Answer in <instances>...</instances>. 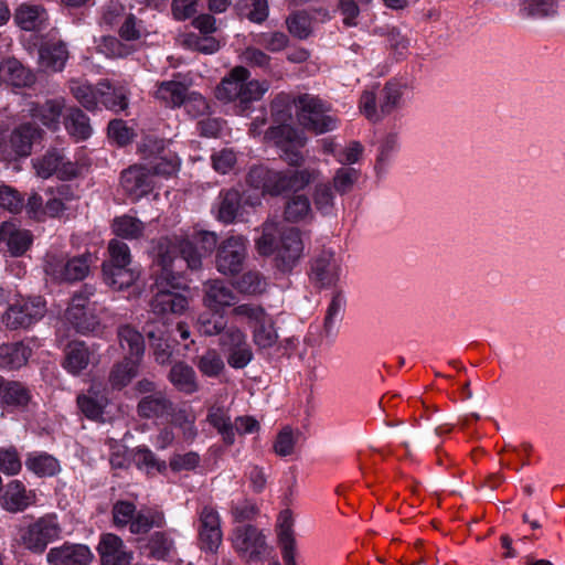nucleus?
<instances>
[{"instance_id":"16","label":"nucleus","mask_w":565,"mask_h":565,"mask_svg":"<svg viewBox=\"0 0 565 565\" xmlns=\"http://www.w3.org/2000/svg\"><path fill=\"white\" fill-rule=\"evenodd\" d=\"M303 244L300 232L297 228H288L280 234L277 248V267L282 271H289L301 257Z\"/></svg>"},{"instance_id":"1","label":"nucleus","mask_w":565,"mask_h":565,"mask_svg":"<svg viewBox=\"0 0 565 565\" xmlns=\"http://www.w3.org/2000/svg\"><path fill=\"white\" fill-rule=\"evenodd\" d=\"M152 258L156 270L157 292L150 307L157 316L168 313L182 315L189 307L188 298L174 290L183 285L180 275L183 265L190 269H199L202 254L189 239L179 236H164L153 242Z\"/></svg>"},{"instance_id":"20","label":"nucleus","mask_w":565,"mask_h":565,"mask_svg":"<svg viewBox=\"0 0 565 565\" xmlns=\"http://www.w3.org/2000/svg\"><path fill=\"white\" fill-rule=\"evenodd\" d=\"M36 494L26 490L20 480H11L4 488L1 497V507L11 513L22 512L35 503Z\"/></svg>"},{"instance_id":"29","label":"nucleus","mask_w":565,"mask_h":565,"mask_svg":"<svg viewBox=\"0 0 565 565\" xmlns=\"http://www.w3.org/2000/svg\"><path fill=\"white\" fill-rule=\"evenodd\" d=\"M0 79L14 87H28L34 83L35 75L17 58L11 57L0 64Z\"/></svg>"},{"instance_id":"38","label":"nucleus","mask_w":565,"mask_h":565,"mask_svg":"<svg viewBox=\"0 0 565 565\" xmlns=\"http://www.w3.org/2000/svg\"><path fill=\"white\" fill-rule=\"evenodd\" d=\"M166 524L164 514L154 509H143L136 511L129 525L132 534H146L153 527H162Z\"/></svg>"},{"instance_id":"15","label":"nucleus","mask_w":565,"mask_h":565,"mask_svg":"<svg viewBox=\"0 0 565 565\" xmlns=\"http://www.w3.org/2000/svg\"><path fill=\"white\" fill-rule=\"evenodd\" d=\"M36 173L43 179L56 174L61 180H71L77 175V166L67 159L61 150L53 149L47 151L34 163Z\"/></svg>"},{"instance_id":"61","label":"nucleus","mask_w":565,"mask_h":565,"mask_svg":"<svg viewBox=\"0 0 565 565\" xmlns=\"http://www.w3.org/2000/svg\"><path fill=\"white\" fill-rule=\"evenodd\" d=\"M147 335L149 340L152 342L151 344L154 348V359L159 364H166L171 356V348L168 341L164 339V332L158 330L154 331L151 329V324L147 326Z\"/></svg>"},{"instance_id":"4","label":"nucleus","mask_w":565,"mask_h":565,"mask_svg":"<svg viewBox=\"0 0 565 565\" xmlns=\"http://www.w3.org/2000/svg\"><path fill=\"white\" fill-rule=\"evenodd\" d=\"M404 89V84L391 79L377 94L364 90L360 97L359 108L369 120L380 121L384 116L402 107Z\"/></svg>"},{"instance_id":"13","label":"nucleus","mask_w":565,"mask_h":565,"mask_svg":"<svg viewBox=\"0 0 565 565\" xmlns=\"http://www.w3.org/2000/svg\"><path fill=\"white\" fill-rule=\"evenodd\" d=\"M198 546L204 553L216 554L222 541L223 532L221 516L212 505H204L198 511Z\"/></svg>"},{"instance_id":"17","label":"nucleus","mask_w":565,"mask_h":565,"mask_svg":"<svg viewBox=\"0 0 565 565\" xmlns=\"http://www.w3.org/2000/svg\"><path fill=\"white\" fill-rule=\"evenodd\" d=\"M94 558L85 544L65 542L51 548L46 554L49 565H89Z\"/></svg>"},{"instance_id":"18","label":"nucleus","mask_w":565,"mask_h":565,"mask_svg":"<svg viewBox=\"0 0 565 565\" xmlns=\"http://www.w3.org/2000/svg\"><path fill=\"white\" fill-rule=\"evenodd\" d=\"M102 565H130L132 553L127 550L124 541L116 534L105 533L98 546Z\"/></svg>"},{"instance_id":"11","label":"nucleus","mask_w":565,"mask_h":565,"mask_svg":"<svg viewBox=\"0 0 565 565\" xmlns=\"http://www.w3.org/2000/svg\"><path fill=\"white\" fill-rule=\"evenodd\" d=\"M45 312L46 303L41 296L20 297L9 306L3 322L11 330L29 328L42 319Z\"/></svg>"},{"instance_id":"44","label":"nucleus","mask_w":565,"mask_h":565,"mask_svg":"<svg viewBox=\"0 0 565 565\" xmlns=\"http://www.w3.org/2000/svg\"><path fill=\"white\" fill-rule=\"evenodd\" d=\"M111 230L117 237L132 241L143 235L145 224L139 218L125 214L114 218Z\"/></svg>"},{"instance_id":"42","label":"nucleus","mask_w":565,"mask_h":565,"mask_svg":"<svg viewBox=\"0 0 565 565\" xmlns=\"http://www.w3.org/2000/svg\"><path fill=\"white\" fill-rule=\"evenodd\" d=\"M149 557L157 561H167L174 552V540L168 532H153L146 544Z\"/></svg>"},{"instance_id":"27","label":"nucleus","mask_w":565,"mask_h":565,"mask_svg":"<svg viewBox=\"0 0 565 565\" xmlns=\"http://www.w3.org/2000/svg\"><path fill=\"white\" fill-rule=\"evenodd\" d=\"M0 242L4 243L12 256L24 254L32 243L30 231L17 228L14 224L4 222L0 226Z\"/></svg>"},{"instance_id":"60","label":"nucleus","mask_w":565,"mask_h":565,"mask_svg":"<svg viewBox=\"0 0 565 565\" xmlns=\"http://www.w3.org/2000/svg\"><path fill=\"white\" fill-rule=\"evenodd\" d=\"M360 178V171L352 167L339 168L333 175V188L343 195L350 192Z\"/></svg>"},{"instance_id":"32","label":"nucleus","mask_w":565,"mask_h":565,"mask_svg":"<svg viewBox=\"0 0 565 565\" xmlns=\"http://www.w3.org/2000/svg\"><path fill=\"white\" fill-rule=\"evenodd\" d=\"M206 422L217 430L226 445L235 443L234 426L227 408L213 404L207 409Z\"/></svg>"},{"instance_id":"9","label":"nucleus","mask_w":565,"mask_h":565,"mask_svg":"<svg viewBox=\"0 0 565 565\" xmlns=\"http://www.w3.org/2000/svg\"><path fill=\"white\" fill-rule=\"evenodd\" d=\"M248 241L242 235L225 238L217 247L215 267L224 276H236L247 258Z\"/></svg>"},{"instance_id":"35","label":"nucleus","mask_w":565,"mask_h":565,"mask_svg":"<svg viewBox=\"0 0 565 565\" xmlns=\"http://www.w3.org/2000/svg\"><path fill=\"white\" fill-rule=\"evenodd\" d=\"M63 108V99H49L42 105L34 106L31 114L33 118L40 120L49 129L57 130Z\"/></svg>"},{"instance_id":"55","label":"nucleus","mask_w":565,"mask_h":565,"mask_svg":"<svg viewBox=\"0 0 565 565\" xmlns=\"http://www.w3.org/2000/svg\"><path fill=\"white\" fill-rule=\"evenodd\" d=\"M399 139L396 132H388L384 135L379 141L376 168H385L393 156L398 151Z\"/></svg>"},{"instance_id":"8","label":"nucleus","mask_w":565,"mask_h":565,"mask_svg":"<svg viewBox=\"0 0 565 565\" xmlns=\"http://www.w3.org/2000/svg\"><path fill=\"white\" fill-rule=\"evenodd\" d=\"M309 281L318 289H337L342 276L340 258L331 249H323L312 257L309 268Z\"/></svg>"},{"instance_id":"34","label":"nucleus","mask_w":565,"mask_h":565,"mask_svg":"<svg viewBox=\"0 0 565 565\" xmlns=\"http://www.w3.org/2000/svg\"><path fill=\"white\" fill-rule=\"evenodd\" d=\"M188 87L178 81H163L157 84L154 97L167 106L181 107L185 102Z\"/></svg>"},{"instance_id":"33","label":"nucleus","mask_w":565,"mask_h":565,"mask_svg":"<svg viewBox=\"0 0 565 565\" xmlns=\"http://www.w3.org/2000/svg\"><path fill=\"white\" fill-rule=\"evenodd\" d=\"M30 356L31 349L23 342L0 344V369H20L28 362Z\"/></svg>"},{"instance_id":"57","label":"nucleus","mask_w":565,"mask_h":565,"mask_svg":"<svg viewBox=\"0 0 565 565\" xmlns=\"http://www.w3.org/2000/svg\"><path fill=\"white\" fill-rule=\"evenodd\" d=\"M172 424L182 430L185 440H193L198 435L195 427V415L192 411L180 408L177 412L172 411Z\"/></svg>"},{"instance_id":"47","label":"nucleus","mask_w":565,"mask_h":565,"mask_svg":"<svg viewBox=\"0 0 565 565\" xmlns=\"http://www.w3.org/2000/svg\"><path fill=\"white\" fill-rule=\"evenodd\" d=\"M31 401L30 390L17 381H8L6 380V385H3V393L1 405L14 406L24 408Z\"/></svg>"},{"instance_id":"26","label":"nucleus","mask_w":565,"mask_h":565,"mask_svg":"<svg viewBox=\"0 0 565 565\" xmlns=\"http://www.w3.org/2000/svg\"><path fill=\"white\" fill-rule=\"evenodd\" d=\"M173 403L162 392L142 397L137 405V413L145 419H157L170 416Z\"/></svg>"},{"instance_id":"56","label":"nucleus","mask_w":565,"mask_h":565,"mask_svg":"<svg viewBox=\"0 0 565 565\" xmlns=\"http://www.w3.org/2000/svg\"><path fill=\"white\" fill-rule=\"evenodd\" d=\"M253 42L271 53H277L288 46L289 38L286 33L280 31L260 32L253 36Z\"/></svg>"},{"instance_id":"21","label":"nucleus","mask_w":565,"mask_h":565,"mask_svg":"<svg viewBox=\"0 0 565 565\" xmlns=\"http://www.w3.org/2000/svg\"><path fill=\"white\" fill-rule=\"evenodd\" d=\"M277 537L285 565H296V539L290 510H284L278 515Z\"/></svg>"},{"instance_id":"12","label":"nucleus","mask_w":565,"mask_h":565,"mask_svg":"<svg viewBox=\"0 0 565 565\" xmlns=\"http://www.w3.org/2000/svg\"><path fill=\"white\" fill-rule=\"evenodd\" d=\"M268 140L279 147L285 153V160L295 167L303 163V157L300 149L306 145V137L289 124L269 127L265 134Z\"/></svg>"},{"instance_id":"36","label":"nucleus","mask_w":565,"mask_h":565,"mask_svg":"<svg viewBox=\"0 0 565 565\" xmlns=\"http://www.w3.org/2000/svg\"><path fill=\"white\" fill-rule=\"evenodd\" d=\"M64 126L76 140H85L92 135L89 118L77 107H71L66 110Z\"/></svg>"},{"instance_id":"5","label":"nucleus","mask_w":565,"mask_h":565,"mask_svg":"<svg viewBox=\"0 0 565 565\" xmlns=\"http://www.w3.org/2000/svg\"><path fill=\"white\" fill-rule=\"evenodd\" d=\"M61 532L57 515L49 513L28 525H20L14 540L25 550L34 554H42L51 542L60 537Z\"/></svg>"},{"instance_id":"28","label":"nucleus","mask_w":565,"mask_h":565,"mask_svg":"<svg viewBox=\"0 0 565 565\" xmlns=\"http://www.w3.org/2000/svg\"><path fill=\"white\" fill-rule=\"evenodd\" d=\"M68 58V51L63 42L49 41L39 49V64L42 68L60 72Z\"/></svg>"},{"instance_id":"45","label":"nucleus","mask_w":565,"mask_h":565,"mask_svg":"<svg viewBox=\"0 0 565 565\" xmlns=\"http://www.w3.org/2000/svg\"><path fill=\"white\" fill-rule=\"evenodd\" d=\"M139 362L131 358H125L121 362L115 364L109 374L111 386L117 390L127 386L137 375Z\"/></svg>"},{"instance_id":"10","label":"nucleus","mask_w":565,"mask_h":565,"mask_svg":"<svg viewBox=\"0 0 565 565\" xmlns=\"http://www.w3.org/2000/svg\"><path fill=\"white\" fill-rule=\"evenodd\" d=\"M230 541L235 553L248 562L262 559L267 552L266 536L258 527L250 524L235 526Z\"/></svg>"},{"instance_id":"46","label":"nucleus","mask_w":565,"mask_h":565,"mask_svg":"<svg viewBox=\"0 0 565 565\" xmlns=\"http://www.w3.org/2000/svg\"><path fill=\"white\" fill-rule=\"evenodd\" d=\"M179 157L170 150L162 149V151L153 158L147 169L150 171L151 177L160 175L168 178L174 175L179 171Z\"/></svg>"},{"instance_id":"41","label":"nucleus","mask_w":565,"mask_h":565,"mask_svg":"<svg viewBox=\"0 0 565 565\" xmlns=\"http://www.w3.org/2000/svg\"><path fill=\"white\" fill-rule=\"evenodd\" d=\"M313 216L310 200L305 194H295L285 205L284 217L287 222L298 223L310 221Z\"/></svg>"},{"instance_id":"52","label":"nucleus","mask_w":565,"mask_h":565,"mask_svg":"<svg viewBox=\"0 0 565 565\" xmlns=\"http://www.w3.org/2000/svg\"><path fill=\"white\" fill-rule=\"evenodd\" d=\"M226 324V318L220 311L204 312L198 318V330L206 337L221 334Z\"/></svg>"},{"instance_id":"50","label":"nucleus","mask_w":565,"mask_h":565,"mask_svg":"<svg viewBox=\"0 0 565 565\" xmlns=\"http://www.w3.org/2000/svg\"><path fill=\"white\" fill-rule=\"evenodd\" d=\"M278 334L275 323L268 315L264 321L253 327V341L259 350L271 348L276 344Z\"/></svg>"},{"instance_id":"39","label":"nucleus","mask_w":565,"mask_h":565,"mask_svg":"<svg viewBox=\"0 0 565 565\" xmlns=\"http://www.w3.org/2000/svg\"><path fill=\"white\" fill-rule=\"evenodd\" d=\"M70 89L76 100L88 111L99 108V82L94 86L87 82L72 81Z\"/></svg>"},{"instance_id":"7","label":"nucleus","mask_w":565,"mask_h":565,"mask_svg":"<svg viewBox=\"0 0 565 565\" xmlns=\"http://www.w3.org/2000/svg\"><path fill=\"white\" fill-rule=\"evenodd\" d=\"M41 129L34 124H22L6 135L0 128V159L11 161L31 153L32 145L41 138Z\"/></svg>"},{"instance_id":"53","label":"nucleus","mask_w":565,"mask_h":565,"mask_svg":"<svg viewBox=\"0 0 565 565\" xmlns=\"http://www.w3.org/2000/svg\"><path fill=\"white\" fill-rule=\"evenodd\" d=\"M234 287L242 294L257 295L265 290L266 279L259 271L248 270L235 281Z\"/></svg>"},{"instance_id":"64","label":"nucleus","mask_w":565,"mask_h":565,"mask_svg":"<svg viewBox=\"0 0 565 565\" xmlns=\"http://www.w3.org/2000/svg\"><path fill=\"white\" fill-rule=\"evenodd\" d=\"M89 270V256H78L67 259L63 275V281H75L84 279Z\"/></svg>"},{"instance_id":"37","label":"nucleus","mask_w":565,"mask_h":565,"mask_svg":"<svg viewBox=\"0 0 565 565\" xmlns=\"http://www.w3.org/2000/svg\"><path fill=\"white\" fill-rule=\"evenodd\" d=\"M14 20L21 29L33 31L40 29L46 20V12L41 6L22 3L15 10Z\"/></svg>"},{"instance_id":"51","label":"nucleus","mask_w":565,"mask_h":565,"mask_svg":"<svg viewBox=\"0 0 565 565\" xmlns=\"http://www.w3.org/2000/svg\"><path fill=\"white\" fill-rule=\"evenodd\" d=\"M196 367L204 376L217 377L224 371L225 364L216 350H207L198 356Z\"/></svg>"},{"instance_id":"48","label":"nucleus","mask_w":565,"mask_h":565,"mask_svg":"<svg viewBox=\"0 0 565 565\" xmlns=\"http://www.w3.org/2000/svg\"><path fill=\"white\" fill-rule=\"evenodd\" d=\"M278 225L273 221H266L262 226V235L256 239L255 246L259 255H277L279 241H277Z\"/></svg>"},{"instance_id":"2","label":"nucleus","mask_w":565,"mask_h":565,"mask_svg":"<svg viewBox=\"0 0 565 565\" xmlns=\"http://www.w3.org/2000/svg\"><path fill=\"white\" fill-rule=\"evenodd\" d=\"M269 89L267 81L250 78V72L244 66L233 67L215 88V97L223 103L234 105L237 114L250 110L255 102L262 99Z\"/></svg>"},{"instance_id":"62","label":"nucleus","mask_w":565,"mask_h":565,"mask_svg":"<svg viewBox=\"0 0 565 565\" xmlns=\"http://www.w3.org/2000/svg\"><path fill=\"white\" fill-rule=\"evenodd\" d=\"M232 315L237 319L246 320L252 328L268 316L265 309L256 303L238 305L233 308Z\"/></svg>"},{"instance_id":"40","label":"nucleus","mask_w":565,"mask_h":565,"mask_svg":"<svg viewBox=\"0 0 565 565\" xmlns=\"http://www.w3.org/2000/svg\"><path fill=\"white\" fill-rule=\"evenodd\" d=\"M25 467L39 477H52L60 472L58 460L46 452H31L25 459Z\"/></svg>"},{"instance_id":"3","label":"nucleus","mask_w":565,"mask_h":565,"mask_svg":"<svg viewBox=\"0 0 565 565\" xmlns=\"http://www.w3.org/2000/svg\"><path fill=\"white\" fill-rule=\"evenodd\" d=\"M319 177L316 169L274 170L266 166H255L247 173L249 186L262 190L270 195H279L285 191H299Z\"/></svg>"},{"instance_id":"63","label":"nucleus","mask_w":565,"mask_h":565,"mask_svg":"<svg viewBox=\"0 0 565 565\" xmlns=\"http://www.w3.org/2000/svg\"><path fill=\"white\" fill-rule=\"evenodd\" d=\"M147 34L143 21L134 14H128L119 28V35L125 41H138Z\"/></svg>"},{"instance_id":"30","label":"nucleus","mask_w":565,"mask_h":565,"mask_svg":"<svg viewBox=\"0 0 565 565\" xmlns=\"http://www.w3.org/2000/svg\"><path fill=\"white\" fill-rule=\"evenodd\" d=\"M170 383L179 392L191 395L199 391L195 371L184 362L174 363L168 374Z\"/></svg>"},{"instance_id":"14","label":"nucleus","mask_w":565,"mask_h":565,"mask_svg":"<svg viewBox=\"0 0 565 565\" xmlns=\"http://www.w3.org/2000/svg\"><path fill=\"white\" fill-rule=\"evenodd\" d=\"M94 295L95 287L87 284L84 285L74 294L71 306L66 310L67 320L82 334L94 332L99 326L98 318L86 309L88 299Z\"/></svg>"},{"instance_id":"6","label":"nucleus","mask_w":565,"mask_h":565,"mask_svg":"<svg viewBox=\"0 0 565 565\" xmlns=\"http://www.w3.org/2000/svg\"><path fill=\"white\" fill-rule=\"evenodd\" d=\"M299 122L315 134L332 131L338 119L330 113V105L310 94L299 95L294 99Z\"/></svg>"},{"instance_id":"23","label":"nucleus","mask_w":565,"mask_h":565,"mask_svg":"<svg viewBox=\"0 0 565 565\" xmlns=\"http://www.w3.org/2000/svg\"><path fill=\"white\" fill-rule=\"evenodd\" d=\"M94 359V352L83 341H72L64 350L63 367L72 375H79Z\"/></svg>"},{"instance_id":"31","label":"nucleus","mask_w":565,"mask_h":565,"mask_svg":"<svg viewBox=\"0 0 565 565\" xmlns=\"http://www.w3.org/2000/svg\"><path fill=\"white\" fill-rule=\"evenodd\" d=\"M139 270L130 265H103L106 285L116 290L130 287L139 278Z\"/></svg>"},{"instance_id":"58","label":"nucleus","mask_w":565,"mask_h":565,"mask_svg":"<svg viewBox=\"0 0 565 565\" xmlns=\"http://www.w3.org/2000/svg\"><path fill=\"white\" fill-rule=\"evenodd\" d=\"M77 405L87 418L99 420L103 418L106 403L104 397L93 396L89 393L87 395H79L77 397Z\"/></svg>"},{"instance_id":"49","label":"nucleus","mask_w":565,"mask_h":565,"mask_svg":"<svg viewBox=\"0 0 565 565\" xmlns=\"http://www.w3.org/2000/svg\"><path fill=\"white\" fill-rule=\"evenodd\" d=\"M345 303L347 299L343 290L340 288L333 289L323 322V330L327 337H331L334 333V322L343 312Z\"/></svg>"},{"instance_id":"22","label":"nucleus","mask_w":565,"mask_h":565,"mask_svg":"<svg viewBox=\"0 0 565 565\" xmlns=\"http://www.w3.org/2000/svg\"><path fill=\"white\" fill-rule=\"evenodd\" d=\"M243 207V195L238 190H221L215 202L216 218L222 223L231 224L242 216Z\"/></svg>"},{"instance_id":"59","label":"nucleus","mask_w":565,"mask_h":565,"mask_svg":"<svg viewBox=\"0 0 565 565\" xmlns=\"http://www.w3.org/2000/svg\"><path fill=\"white\" fill-rule=\"evenodd\" d=\"M287 29L291 35L298 39H307L311 33V18L305 11L290 14L286 20Z\"/></svg>"},{"instance_id":"24","label":"nucleus","mask_w":565,"mask_h":565,"mask_svg":"<svg viewBox=\"0 0 565 565\" xmlns=\"http://www.w3.org/2000/svg\"><path fill=\"white\" fill-rule=\"evenodd\" d=\"M99 105L114 113L128 108L129 90L125 85L111 83L108 79L99 82Z\"/></svg>"},{"instance_id":"19","label":"nucleus","mask_w":565,"mask_h":565,"mask_svg":"<svg viewBox=\"0 0 565 565\" xmlns=\"http://www.w3.org/2000/svg\"><path fill=\"white\" fill-rule=\"evenodd\" d=\"M120 184L132 199L138 200L152 190L150 171L143 166H131L121 172Z\"/></svg>"},{"instance_id":"43","label":"nucleus","mask_w":565,"mask_h":565,"mask_svg":"<svg viewBox=\"0 0 565 565\" xmlns=\"http://www.w3.org/2000/svg\"><path fill=\"white\" fill-rule=\"evenodd\" d=\"M118 339L122 350L128 352L127 358L140 361L145 352L142 334L130 326L118 329Z\"/></svg>"},{"instance_id":"25","label":"nucleus","mask_w":565,"mask_h":565,"mask_svg":"<svg viewBox=\"0 0 565 565\" xmlns=\"http://www.w3.org/2000/svg\"><path fill=\"white\" fill-rule=\"evenodd\" d=\"M235 301V295L231 287L223 280L212 279L204 284L203 302L206 308L213 311H220L230 307Z\"/></svg>"},{"instance_id":"54","label":"nucleus","mask_w":565,"mask_h":565,"mask_svg":"<svg viewBox=\"0 0 565 565\" xmlns=\"http://www.w3.org/2000/svg\"><path fill=\"white\" fill-rule=\"evenodd\" d=\"M313 203L322 215H331L334 212L335 196L330 183L316 184Z\"/></svg>"}]
</instances>
